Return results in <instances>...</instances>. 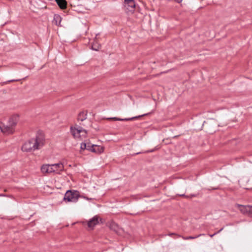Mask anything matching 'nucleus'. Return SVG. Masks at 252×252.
I'll use <instances>...</instances> for the list:
<instances>
[{"label": "nucleus", "instance_id": "1", "mask_svg": "<svg viewBox=\"0 0 252 252\" xmlns=\"http://www.w3.org/2000/svg\"><path fill=\"white\" fill-rule=\"evenodd\" d=\"M45 137L41 132H38L34 138L25 142L22 146L23 152H30L40 149L44 145Z\"/></svg>", "mask_w": 252, "mask_h": 252}, {"label": "nucleus", "instance_id": "2", "mask_svg": "<svg viewBox=\"0 0 252 252\" xmlns=\"http://www.w3.org/2000/svg\"><path fill=\"white\" fill-rule=\"evenodd\" d=\"M80 195L79 192L76 190L72 191L71 190H67L63 197V200L66 202H76Z\"/></svg>", "mask_w": 252, "mask_h": 252}, {"label": "nucleus", "instance_id": "3", "mask_svg": "<svg viewBox=\"0 0 252 252\" xmlns=\"http://www.w3.org/2000/svg\"><path fill=\"white\" fill-rule=\"evenodd\" d=\"M0 129L5 134L9 135L14 133L15 129L8 124L5 125L0 122Z\"/></svg>", "mask_w": 252, "mask_h": 252}, {"label": "nucleus", "instance_id": "4", "mask_svg": "<svg viewBox=\"0 0 252 252\" xmlns=\"http://www.w3.org/2000/svg\"><path fill=\"white\" fill-rule=\"evenodd\" d=\"M51 167V171L52 172H55L59 173L61 171L63 170V165L62 163H58L50 165Z\"/></svg>", "mask_w": 252, "mask_h": 252}, {"label": "nucleus", "instance_id": "5", "mask_svg": "<svg viewBox=\"0 0 252 252\" xmlns=\"http://www.w3.org/2000/svg\"><path fill=\"white\" fill-rule=\"evenodd\" d=\"M99 220H101V219L98 216H94L88 221L87 225L88 227L93 229L96 225L99 223Z\"/></svg>", "mask_w": 252, "mask_h": 252}, {"label": "nucleus", "instance_id": "6", "mask_svg": "<svg viewBox=\"0 0 252 252\" xmlns=\"http://www.w3.org/2000/svg\"><path fill=\"white\" fill-rule=\"evenodd\" d=\"M153 112V111H152L151 112H150V113H148L144 114H143V115H139V116H138L133 117L132 118H129L122 119V118H117V117H113V118H108V119H109V120H115V121H132V120L138 119V118H141V117L148 115L152 113Z\"/></svg>", "mask_w": 252, "mask_h": 252}, {"label": "nucleus", "instance_id": "7", "mask_svg": "<svg viewBox=\"0 0 252 252\" xmlns=\"http://www.w3.org/2000/svg\"><path fill=\"white\" fill-rule=\"evenodd\" d=\"M83 131L86 133V130L84 129L83 128L80 127L79 126L78 127V128H73V127H70V132L74 138L80 137V133L81 132Z\"/></svg>", "mask_w": 252, "mask_h": 252}, {"label": "nucleus", "instance_id": "8", "mask_svg": "<svg viewBox=\"0 0 252 252\" xmlns=\"http://www.w3.org/2000/svg\"><path fill=\"white\" fill-rule=\"evenodd\" d=\"M18 121L19 116L18 115H14L10 117L8 121V124L15 129V127Z\"/></svg>", "mask_w": 252, "mask_h": 252}, {"label": "nucleus", "instance_id": "9", "mask_svg": "<svg viewBox=\"0 0 252 252\" xmlns=\"http://www.w3.org/2000/svg\"><path fill=\"white\" fill-rule=\"evenodd\" d=\"M237 206L239 208L240 211L244 214H247L249 212L252 211V206H244L240 204H237Z\"/></svg>", "mask_w": 252, "mask_h": 252}, {"label": "nucleus", "instance_id": "10", "mask_svg": "<svg viewBox=\"0 0 252 252\" xmlns=\"http://www.w3.org/2000/svg\"><path fill=\"white\" fill-rule=\"evenodd\" d=\"M127 5V8L131 12H133L135 10L136 3L134 0H129L128 1L125 2Z\"/></svg>", "mask_w": 252, "mask_h": 252}, {"label": "nucleus", "instance_id": "11", "mask_svg": "<svg viewBox=\"0 0 252 252\" xmlns=\"http://www.w3.org/2000/svg\"><path fill=\"white\" fill-rule=\"evenodd\" d=\"M62 21V17L59 14H55L54 15V18L53 20V23L56 26H60Z\"/></svg>", "mask_w": 252, "mask_h": 252}, {"label": "nucleus", "instance_id": "12", "mask_svg": "<svg viewBox=\"0 0 252 252\" xmlns=\"http://www.w3.org/2000/svg\"><path fill=\"white\" fill-rule=\"evenodd\" d=\"M58 6L62 9H64L66 8L67 2L66 0H55Z\"/></svg>", "mask_w": 252, "mask_h": 252}, {"label": "nucleus", "instance_id": "13", "mask_svg": "<svg viewBox=\"0 0 252 252\" xmlns=\"http://www.w3.org/2000/svg\"><path fill=\"white\" fill-rule=\"evenodd\" d=\"M87 118V111H81L80 112L78 115L77 119L78 121H80L81 122L85 120Z\"/></svg>", "mask_w": 252, "mask_h": 252}, {"label": "nucleus", "instance_id": "14", "mask_svg": "<svg viewBox=\"0 0 252 252\" xmlns=\"http://www.w3.org/2000/svg\"><path fill=\"white\" fill-rule=\"evenodd\" d=\"M87 150L94 153L97 152V149L99 147L96 145H91L90 143H87Z\"/></svg>", "mask_w": 252, "mask_h": 252}, {"label": "nucleus", "instance_id": "15", "mask_svg": "<svg viewBox=\"0 0 252 252\" xmlns=\"http://www.w3.org/2000/svg\"><path fill=\"white\" fill-rule=\"evenodd\" d=\"M204 235H205L204 234H200L199 235H197L194 236H190L185 237V236H181V235H178V237H181V238H182L183 239H184L185 240H188L194 239L199 237L200 236H204Z\"/></svg>", "mask_w": 252, "mask_h": 252}, {"label": "nucleus", "instance_id": "16", "mask_svg": "<svg viewBox=\"0 0 252 252\" xmlns=\"http://www.w3.org/2000/svg\"><path fill=\"white\" fill-rule=\"evenodd\" d=\"M41 170L42 173H51V167L49 164L42 165Z\"/></svg>", "mask_w": 252, "mask_h": 252}, {"label": "nucleus", "instance_id": "17", "mask_svg": "<svg viewBox=\"0 0 252 252\" xmlns=\"http://www.w3.org/2000/svg\"><path fill=\"white\" fill-rule=\"evenodd\" d=\"M101 46L97 43H94L92 45V49L94 51H98Z\"/></svg>", "mask_w": 252, "mask_h": 252}, {"label": "nucleus", "instance_id": "18", "mask_svg": "<svg viewBox=\"0 0 252 252\" xmlns=\"http://www.w3.org/2000/svg\"><path fill=\"white\" fill-rule=\"evenodd\" d=\"M87 143H82L81 144L80 148L81 150H84L85 149L87 150Z\"/></svg>", "mask_w": 252, "mask_h": 252}, {"label": "nucleus", "instance_id": "19", "mask_svg": "<svg viewBox=\"0 0 252 252\" xmlns=\"http://www.w3.org/2000/svg\"><path fill=\"white\" fill-rule=\"evenodd\" d=\"M166 235H168V236H171L172 237V236H176L177 238H179L178 237V235H179V234H176V233H170L168 234H165L164 235H163V236H165Z\"/></svg>", "mask_w": 252, "mask_h": 252}, {"label": "nucleus", "instance_id": "20", "mask_svg": "<svg viewBox=\"0 0 252 252\" xmlns=\"http://www.w3.org/2000/svg\"><path fill=\"white\" fill-rule=\"evenodd\" d=\"M223 228H221L220 230H219L217 232H215V233H214L213 234H209V235L210 237H213V236H214L215 235H216V234L219 233L220 231H221L223 230Z\"/></svg>", "mask_w": 252, "mask_h": 252}, {"label": "nucleus", "instance_id": "21", "mask_svg": "<svg viewBox=\"0 0 252 252\" xmlns=\"http://www.w3.org/2000/svg\"><path fill=\"white\" fill-rule=\"evenodd\" d=\"M189 197L188 198H191L192 197H196L197 196V194H191L189 195H188Z\"/></svg>", "mask_w": 252, "mask_h": 252}, {"label": "nucleus", "instance_id": "22", "mask_svg": "<svg viewBox=\"0 0 252 252\" xmlns=\"http://www.w3.org/2000/svg\"><path fill=\"white\" fill-rule=\"evenodd\" d=\"M179 195L181 196L185 197L187 198L189 197V196L188 195H186L185 194H180Z\"/></svg>", "mask_w": 252, "mask_h": 252}, {"label": "nucleus", "instance_id": "23", "mask_svg": "<svg viewBox=\"0 0 252 252\" xmlns=\"http://www.w3.org/2000/svg\"><path fill=\"white\" fill-rule=\"evenodd\" d=\"M175 1L178 3H180L182 2V0H175Z\"/></svg>", "mask_w": 252, "mask_h": 252}, {"label": "nucleus", "instance_id": "24", "mask_svg": "<svg viewBox=\"0 0 252 252\" xmlns=\"http://www.w3.org/2000/svg\"><path fill=\"white\" fill-rule=\"evenodd\" d=\"M15 80H9L8 81V82H13V81H15ZM16 81H17V80H16Z\"/></svg>", "mask_w": 252, "mask_h": 252}, {"label": "nucleus", "instance_id": "25", "mask_svg": "<svg viewBox=\"0 0 252 252\" xmlns=\"http://www.w3.org/2000/svg\"><path fill=\"white\" fill-rule=\"evenodd\" d=\"M218 189V188H216L213 189Z\"/></svg>", "mask_w": 252, "mask_h": 252}, {"label": "nucleus", "instance_id": "26", "mask_svg": "<svg viewBox=\"0 0 252 252\" xmlns=\"http://www.w3.org/2000/svg\"><path fill=\"white\" fill-rule=\"evenodd\" d=\"M153 151H154V150H151V151H149V152H153Z\"/></svg>", "mask_w": 252, "mask_h": 252}, {"label": "nucleus", "instance_id": "27", "mask_svg": "<svg viewBox=\"0 0 252 252\" xmlns=\"http://www.w3.org/2000/svg\"><path fill=\"white\" fill-rule=\"evenodd\" d=\"M125 0V2H126L128 1L129 0Z\"/></svg>", "mask_w": 252, "mask_h": 252}]
</instances>
